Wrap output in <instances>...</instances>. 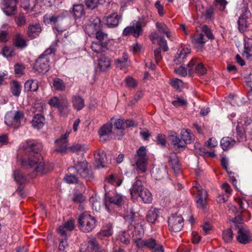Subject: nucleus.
I'll return each instance as SVG.
<instances>
[{"instance_id": "obj_1", "label": "nucleus", "mask_w": 252, "mask_h": 252, "mask_svg": "<svg viewBox=\"0 0 252 252\" xmlns=\"http://www.w3.org/2000/svg\"><path fill=\"white\" fill-rule=\"evenodd\" d=\"M21 162L23 166H29L33 168L37 173L43 174L47 171L42 156L37 152L31 153L28 158H22Z\"/></svg>"}, {"instance_id": "obj_2", "label": "nucleus", "mask_w": 252, "mask_h": 252, "mask_svg": "<svg viewBox=\"0 0 252 252\" xmlns=\"http://www.w3.org/2000/svg\"><path fill=\"white\" fill-rule=\"evenodd\" d=\"M54 51L53 48L50 47L36 60L34 67L37 72L44 73L49 70L50 57Z\"/></svg>"}, {"instance_id": "obj_3", "label": "nucleus", "mask_w": 252, "mask_h": 252, "mask_svg": "<svg viewBox=\"0 0 252 252\" xmlns=\"http://www.w3.org/2000/svg\"><path fill=\"white\" fill-rule=\"evenodd\" d=\"M133 241L138 248H146L152 252H164L163 246L153 238L144 240L140 238H134Z\"/></svg>"}, {"instance_id": "obj_4", "label": "nucleus", "mask_w": 252, "mask_h": 252, "mask_svg": "<svg viewBox=\"0 0 252 252\" xmlns=\"http://www.w3.org/2000/svg\"><path fill=\"white\" fill-rule=\"evenodd\" d=\"M68 15V12L67 11H63L60 15L55 16L54 15H45L43 17V20L45 24H49L53 23L56 25L55 30L58 32L57 35H60V32L64 31L67 28V26H63L60 27L61 25L64 24L65 18Z\"/></svg>"}, {"instance_id": "obj_5", "label": "nucleus", "mask_w": 252, "mask_h": 252, "mask_svg": "<svg viewBox=\"0 0 252 252\" xmlns=\"http://www.w3.org/2000/svg\"><path fill=\"white\" fill-rule=\"evenodd\" d=\"M146 149L144 146L140 147L137 151L134 160L137 170L144 173L147 170L148 158L146 155Z\"/></svg>"}, {"instance_id": "obj_6", "label": "nucleus", "mask_w": 252, "mask_h": 252, "mask_svg": "<svg viewBox=\"0 0 252 252\" xmlns=\"http://www.w3.org/2000/svg\"><path fill=\"white\" fill-rule=\"evenodd\" d=\"M96 220L87 212L80 215V230L84 232H91L95 226Z\"/></svg>"}, {"instance_id": "obj_7", "label": "nucleus", "mask_w": 252, "mask_h": 252, "mask_svg": "<svg viewBox=\"0 0 252 252\" xmlns=\"http://www.w3.org/2000/svg\"><path fill=\"white\" fill-rule=\"evenodd\" d=\"M24 114L22 111H10L5 116V123L8 126L18 127L21 123Z\"/></svg>"}, {"instance_id": "obj_8", "label": "nucleus", "mask_w": 252, "mask_h": 252, "mask_svg": "<svg viewBox=\"0 0 252 252\" xmlns=\"http://www.w3.org/2000/svg\"><path fill=\"white\" fill-rule=\"evenodd\" d=\"M142 32V23L140 21H133L129 26L124 29L123 33L125 36L132 35L134 37L138 38Z\"/></svg>"}, {"instance_id": "obj_9", "label": "nucleus", "mask_w": 252, "mask_h": 252, "mask_svg": "<svg viewBox=\"0 0 252 252\" xmlns=\"http://www.w3.org/2000/svg\"><path fill=\"white\" fill-rule=\"evenodd\" d=\"M95 162L94 165L96 168L106 167L108 164H111L110 159H108L106 154L103 150H98L94 154Z\"/></svg>"}, {"instance_id": "obj_10", "label": "nucleus", "mask_w": 252, "mask_h": 252, "mask_svg": "<svg viewBox=\"0 0 252 252\" xmlns=\"http://www.w3.org/2000/svg\"><path fill=\"white\" fill-rule=\"evenodd\" d=\"M169 230L172 232H178L183 227V219L180 215H172L168 219Z\"/></svg>"}, {"instance_id": "obj_11", "label": "nucleus", "mask_w": 252, "mask_h": 252, "mask_svg": "<svg viewBox=\"0 0 252 252\" xmlns=\"http://www.w3.org/2000/svg\"><path fill=\"white\" fill-rule=\"evenodd\" d=\"M188 69L191 75L195 72L198 75H203L207 72V70L201 63H198L196 59L191 60L188 64Z\"/></svg>"}, {"instance_id": "obj_12", "label": "nucleus", "mask_w": 252, "mask_h": 252, "mask_svg": "<svg viewBox=\"0 0 252 252\" xmlns=\"http://www.w3.org/2000/svg\"><path fill=\"white\" fill-rule=\"evenodd\" d=\"M237 230V239L238 241L242 244H247L251 242V239L250 235V231L245 225H236Z\"/></svg>"}, {"instance_id": "obj_13", "label": "nucleus", "mask_w": 252, "mask_h": 252, "mask_svg": "<svg viewBox=\"0 0 252 252\" xmlns=\"http://www.w3.org/2000/svg\"><path fill=\"white\" fill-rule=\"evenodd\" d=\"M86 249L89 251L94 252H107V251L101 248L96 238L94 237H90L87 242L81 245V247H86ZM82 249H83L82 248Z\"/></svg>"}, {"instance_id": "obj_14", "label": "nucleus", "mask_w": 252, "mask_h": 252, "mask_svg": "<svg viewBox=\"0 0 252 252\" xmlns=\"http://www.w3.org/2000/svg\"><path fill=\"white\" fill-rule=\"evenodd\" d=\"M80 177L87 181L94 178L92 171L88 166V162L85 159L80 162Z\"/></svg>"}, {"instance_id": "obj_15", "label": "nucleus", "mask_w": 252, "mask_h": 252, "mask_svg": "<svg viewBox=\"0 0 252 252\" xmlns=\"http://www.w3.org/2000/svg\"><path fill=\"white\" fill-rule=\"evenodd\" d=\"M18 0H2L1 7L7 15L14 14L16 10V3Z\"/></svg>"}, {"instance_id": "obj_16", "label": "nucleus", "mask_w": 252, "mask_h": 252, "mask_svg": "<svg viewBox=\"0 0 252 252\" xmlns=\"http://www.w3.org/2000/svg\"><path fill=\"white\" fill-rule=\"evenodd\" d=\"M240 125L243 126V128L245 132L247 131V127L252 126V120L249 118H245L243 120L238 122V125L237 126V139L240 141H243L246 140V136L243 132L239 130V127Z\"/></svg>"}, {"instance_id": "obj_17", "label": "nucleus", "mask_w": 252, "mask_h": 252, "mask_svg": "<svg viewBox=\"0 0 252 252\" xmlns=\"http://www.w3.org/2000/svg\"><path fill=\"white\" fill-rule=\"evenodd\" d=\"M71 130L67 131L64 134L62 135L60 138L55 141V143L58 146L56 151L59 153H64L67 149V138L68 137Z\"/></svg>"}, {"instance_id": "obj_18", "label": "nucleus", "mask_w": 252, "mask_h": 252, "mask_svg": "<svg viewBox=\"0 0 252 252\" xmlns=\"http://www.w3.org/2000/svg\"><path fill=\"white\" fill-rule=\"evenodd\" d=\"M49 103L51 106L58 108L60 111L66 108L68 105L66 98L63 96L53 97L50 99Z\"/></svg>"}, {"instance_id": "obj_19", "label": "nucleus", "mask_w": 252, "mask_h": 252, "mask_svg": "<svg viewBox=\"0 0 252 252\" xmlns=\"http://www.w3.org/2000/svg\"><path fill=\"white\" fill-rule=\"evenodd\" d=\"M208 193L205 189H199L196 193V202L197 208L204 209L207 204Z\"/></svg>"}, {"instance_id": "obj_20", "label": "nucleus", "mask_w": 252, "mask_h": 252, "mask_svg": "<svg viewBox=\"0 0 252 252\" xmlns=\"http://www.w3.org/2000/svg\"><path fill=\"white\" fill-rule=\"evenodd\" d=\"M113 125L111 124L104 125L99 130L100 140L102 142L108 140L112 132Z\"/></svg>"}, {"instance_id": "obj_21", "label": "nucleus", "mask_w": 252, "mask_h": 252, "mask_svg": "<svg viewBox=\"0 0 252 252\" xmlns=\"http://www.w3.org/2000/svg\"><path fill=\"white\" fill-rule=\"evenodd\" d=\"M101 29V24L100 19L96 18L92 23L88 25L85 29V32L89 35L95 34Z\"/></svg>"}, {"instance_id": "obj_22", "label": "nucleus", "mask_w": 252, "mask_h": 252, "mask_svg": "<svg viewBox=\"0 0 252 252\" xmlns=\"http://www.w3.org/2000/svg\"><path fill=\"white\" fill-rule=\"evenodd\" d=\"M113 234V227L111 223H108L104 226L102 229L97 233V237L100 240H103L106 238L111 236Z\"/></svg>"}, {"instance_id": "obj_23", "label": "nucleus", "mask_w": 252, "mask_h": 252, "mask_svg": "<svg viewBox=\"0 0 252 252\" xmlns=\"http://www.w3.org/2000/svg\"><path fill=\"white\" fill-rule=\"evenodd\" d=\"M144 189L142 182L140 180H136L132 185L130 189V193L131 197L136 198L139 195L140 193Z\"/></svg>"}, {"instance_id": "obj_24", "label": "nucleus", "mask_w": 252, "mask_h": 252, "mask_svg": "<svg viewBox=\"0 0 252 252\" xmlns=\"http://www.w3.org/2000/svg\"><path fill=\"white\" fill-rule=\"evenodd\" d=\"M106 200L109 203L113 204L118 206H122L125 201V197L120 193H114L112 196H106Z\"/></svg>"}, {"instance_id": "obj_25", "label": "nucleus", "mask_w": 252, "mask_h": 252, "mask_svg": "<svg viewBox=\"0 0 252 252\" xmlns=\"http://www.w3.org/2000/svg\"><path fill=\"white\" fill-rule=\"evenodd\" d=\"M189 53L190 51L188 48H181L179 49L174 60L175 63L179 64L184 62L187 55Z\"/></svg>"}, {"instance_id": "obj_26", "label": "nucleus", "mask_w": 252, "mask_h": 252, "mask_svg": "<svg viewBox=\"0 0 252 252\" xmlns=\"http://www.w3.org/2000/svg\"><path fill=\"white\" fill-rule=\"evenodd\" d=\"M169 137L173 148L175 150L186 147L181 137L180 138L176 133L170 135Z\"/></svg>"}, {"instance_id": "obj_27", "label": "nucleus", "mask_w": 252, "mask_h": 252, "mask_svg": "<svg viewBox=\"0 0 252 252\" xmlns=\"http://www.w3.org/2000/svg\"><path fill=\"white\" fill-rule=\"evenodd\" d=\"M120 19V17L117 13H113L106 17V24L109 28L116 27L119 25Z\"/></svg>"}, {"instance_id": "obj_28", "label": "nucleus", "mask_w": 252, "mask_h": 252, "mask_svg": "<svg viewBox=\"0 0 252 252\" xmlns=\"http://www.w3.org/2000/svg\"><path fill=\"white\" fill-rule=\"evenodd\" d=\"M74 228L73 221L71 220L66 222L64 224L59 226L58 232L61 235L65 237L67 231L72 230Z\"/></svg>"}, {"instance_id": "obj_29", "label": "nucleus", "mask_w": 252, "mask_h": 252, "mask_svg": "<svg viewBox=\"0 0 252 252\" xmlns=\"http://www.w3.org/2000/svg\"><path fill=\"white\" fill-rule=\"evenodd\" d=\"M180 136L186 146L193 142V135L189 129H183L181 131Z\"/></svg>"}, {"instance_id": "obj_30", "label": "nucleus", "mask_w": 252, "mask_h": 252, "mask_svg": "<svg viewBox=\"0 0 252 252\" xmlns=\"http://www.w3.org/2000/svg\"><path fill=\"white\" fill-rule=\"evenodd\" d=\"M207 41L205 35L201 32L195 34L192 39V42L196 48H202Z\"/></svg>"}, {"instance_id": "obj_31", "label": "nucleus", "mask_w": 252, "mask_h": 252, "mask_svg": "<svg viewBox=\"0 0 252 252\" xmlns=\"http://www.w3.org/2000/svg\"><path fill=\"white\" fill-rule=\"evenodd\" d=\"M105 181L108 183L118 187L122 184L123 179L117 174H112L106 177Z\"/></svg>"}, {"instance_id": "obj_32", "label": "nucleus", "mask_w": 252, "mask_h": 252, "mask_svg": "<svg viewBox=\"0 0 252 252\" xmlns=\"http://www.w3.org/2000/svg\"><path fill=\"white\" fill-rule=\"evenodd\" d=\"M110 59L104 55H101L98 59V66L100 70L104 71L110 66Z\"/></svg>"}, {"instance_id": "obj_33", "label": "nucleus", "mask_w": 252, "mask_h": 252, "mask_svg": "<svg viewBox=\"0 0 252 252\" xmlns=\"http://www.w3.org/2000/svg\"><path fill=\"white\" fill-rule=\"evenodd\" d=\"M45 118L41 114H36L34 115L32 122V126L36 129H40L44 125Z\"/></svg>"}, {"instance_id": "obj_34", "label": "nucleus", "mask_w": 252, "mask_h": 252, "mask_svg": "<svg viewBox=\"0 0 252 252\" xmlns=\"http://www.w3.org/2000/svg\"><path fill=\"white\" fill-rule=\"evenodd\" d=\"M235 143V140L232 138L229 137H225L221 139L220 146L221 148L224 151H227L228 149L232 148L234 146Z\"/></svg>"}, {"instance_id": "obj_35", "label": "nucleus", "mask_w": 252, "mask_h": 252, "mask_svg": "<svg viewBox=\"0 0 252 252\" xmlns=\"http://www.w3.org/2000/svg\"><path fill=\"white\" fill-rule=\"evenodd\" d=\"M41 31V28L39 25H31L28 28L27 34L31 38H34L39 35Z\"/></svg>"}, {"instance_id": "obj_36", "label": "nucleus", "mask_w": 252, "mask_h": 252, "mask_svg": "<svg viewBox=\"0 0 252 252\" xmlns=\"http://www.w3.org/2000/svg\"><path fill=\"white\" fill-rule=\"evenodd\" d=\"M245 14L241 16L238 21L239 30L241 32H244L246 28V18H248V15L249 14L250 11L247 10V7H245Z\"/></svg>"}, {"instance_id": "obj_37", "label": "nucleus", "mask_w": 252, "mask_h": 252, "mask_svg": "<svg viewBox=\"0 0 252 252\" xmlns=\"http://www.w3.org/2000/svg\"><path fill=\"white\" fill-rule=\"evenodd\" d=\"M159 211L156 208H151L146 215L147 220L150 223H154L156 222L158 217Z\"/></svg>"}, {"instance_id": "obj_38", "label": "nucleus", "mask_w": 252, "mask_h": 252, "mask_svg": "<svg viewBox=\"0 0 252 252\" xmlns=\"http://www.w3.org/2000/svg\"><path fill=\"white\" fill-rule=\"evenodd\" d=\"M91 48L92 50L96 53H99L105 51L107 49L106 43H101L100 42H93Z\"/></svg>"}, {"instance_id": "obj_39", "label": "nucleus", "mask_w": 252, "mask_h": 252, "mask_svg": "<svg viewBox=\"0 0 252 252\" xmlns=\"http://www.w3.org/2000/svg\"><path fill=\"white\" fill-rule=\"evenodd\" d=\"M41 147L42 145L41 144L36 143L33 140H28L25 142L24 145V148L25 149H30L33 151L39 150Z\"/></svg>"}, {"instance_id": "obj_40", "label": "nucleus", "mask_w": 252, "mask_h": 252, "mask_svg": "<svg viewBox=\"0 0 252 252\" xmlns=\"http://www.w3.org/2000/svg\"><path fill=\"white\" fill-rule=\"evenodd\" d=\"M38 88L37 81L35 80H28L25 84V89L27 91L35 92Z\"/></svg>"}, {"instance_id": "obj_41", "label": "nucleus", "mask_w": 252, "mask_h": 252, "mask_svg": "<svg viewBox=\"0 0 252 252\" xmlns=\"http://www.w3.org/2000/svg\"><path fill=\"white\" fill-rule=\"evenodd\" d=\"M138 196L140 197L143 201L145 203H150L152 202V194L150 191L146 188H144Z\"/></svg>"}, {"instance_id": "obj_42", "label": "nucleus", "mask_w": 252, "mask_h": 252, "mask_svg": "<svg viewBox=\"0 0 252 252\" xmlns=\"http://www.w3.org/2000/svg\"><path fill=\"white\" fill-rule=\"evenodd\" d=\"M10 90L12 94L19 96L21 91V86L18 82L13 81L10 83Z\"/></svg>"}, {"instance_id": "obj_43", "label": "nucleus", "mask_w": 252, "mask_h": 252, "mask_svg": "<svg viewBox=\"0 0 252 252\" xmlns=\"http://www.w3.org/2000/svg\"><path fill=\"white\" fill-rule=\"evenodd\" d=\"M152 175L156 180H161L167 176V172L164 168L156 169L152 172Z\"/></svg>"}, {"instance_id": "obj_44", "label": "nucleus", "mask_w": 252, "mask_h": 252, "mask_svg": "<svg viewBox=\"0 0 252 252\" xmlns=\"http://www.w3.org/2000/svg\"><path fill=\"white\" fill-rule=\"evenodd\" d=\"M127 55L124 54L122 59H118L115 61V64L117 67L122 69L126 67L128 65Z\"/></svg>"}, {"instance_id": "obj_45", "label": "nucleus", "mask_w": 252, "mask_h": 252, "mask_svg": "<svg viewBox=\"0 0 252 252\" xmlns=\"http://www.w3.org/2000/svg\"><path fill=\"white\" fill-rule=\"evenodd\" d=\"M244 41L245 52L250 56H252V38L245 36Z\"/></svg>"}, {"instance_id": "obj_46", "label": "nucleus", "mask_w": 252, "mask_h": 252, "mask_svg": "<svg viewBox=\"0 0 252 252\" xmlns=\"http://www.w3.org/2000/svg\"><path fill=\"white\" fill-rule=\"evenodd\" d=\"M170 161L174 171L175 173L178 172L180 170V164L176 155L175 154L172 155L170 157Z\"/></svg>"}, {"instance_id": "obj_47", "label": "nucleus", "mask_w": 252, "mask_h": 252, "mask_svg": "<svg viewBox=\"0 0 252 252\" xmlns=\"http://www.w3.org/2000/svg\"><path fill=\"white\" fill-rule=\"evenodd\" d=\"M136 217L135 213H133L131 210L129 211H127L125 217L126 220L132 225L134 228H135V226L133 223L135 222Z\"/></svg>"}, {"instance_id": "obj_48", "label": "nucleus", "mask_w": 252, "mask_h": 252, "mask_svg": "<svg viewBox=\"0 0 252 252\" xmlns=\"http://www.w3.org/2000/svg\"><path fill=\"white\" fill-rule=\"evenodd\" d=\"M53 86L58 91H63L65 88V84L63 81L60 78H55L53 80Z\"/></svg>"}, {"instance_id": "obj_49", "label": "nucleus", "mask_w": 252, "mask_h": 252, "mask_svg": "<svg viewBox=\"0 0 252 252\" xmlns=\"http://www.w3.org/2000/svg\"><path fill=\"white\" fill-rule=\"evenodd\" d=\"M222 238L226 243L232 241L233 238V233L231 228L227 229L223 231Z\"/></svg>"}, {"instance_id": "obj_50", "label": "nucleus", "mask_w": 252, "mask_h": 252, "mask_svg": "<svg viewBox=\"0 0 252 252\" xmlns=\"http://www.w3.org/2000/svg\"><path fill=\"white\" fill-rule=\"evenodd\" d=\"M22 6L25 9L32 10L35 5L36 0H21Z\"/></svg>"}, {"instance_id": "obj_51", "label": "nucleus", "mask_w": 252, "mask_h": 252, "mask_svg": "<svg viewBox=\"0 0 252 252\" xmlns=\"http://www.w3.org/2000/svg\"><path fill=\"white\" fill-rule=\"evenodd\" d=\"M117 239L125 244H127L129 243V235L125 231L120 232L117 237Z\"/></svg>"}, {"instance_id": "obj_52", "label": "nucleus", "mask_w": 252, "mask_h": 252, "mask_svg": "<svg viewBox=\"0 0 252 252\" xmlns=\"http://www.w3.org/2000/svg\"><path fill=\"white\" fill-rule=\"evenodd\" d=\"M14 44L19 48H24L27 46L26 40L19 34L16 35L14 39Z\"/></svg>"}, {"instance_id": "obj_53", "label": "nucleus", "mask_w": 252, "mask_h": 252, "mask_svg": "<svg viewBox=\"0 0 252 252\" xmlns=\"http://www.w3.org/2000/svg\"><path fill=\"white\" fill-rule=\"evenodd\" d=\"M96 196H92L90 198V202L92 204L93 209L96 211H99L101 208V203Z\"/></svg>"}, {"instance_id": "obj_54", "label": "nucleus", "mask_w": 252, "mask_h": 252, "mask_svg": "<svg viewBox=\"0 0 252 252\" xmlns=\"http://www.w3.org/2000/svg\"><path fill=\"white\" fill-rule=\"evenodd\" d=\"M13 176L15 181L20 184H23L26 181V179L23 174L18 170L14 172Z\"/></svg>"}, {"instance_id": "obj_55", "label": "nucleus", "mask_w": 252, "mask_h": 252, "mask_svg": "<svg viewBox=\"0 0 252 252\" xmlns=\"http://www.w3.org/2000/svg\"><path fill=\"white\" fill-rule=\"evenodd\" d=\"M201 29V33H203L205 35L207 39H212L214 38L211 30L207 26L203 25L202 26Z\"/></svg>"}, {"instance_id": "obj_56", "label": "nucleus", "mask_w": 252, "mask_h": 252, "mask_svg": "<svg viewBox=\"0 0 252 252\" xmlns=\"http://www.w3.org/2000/svg\"><path fill=\"white\" fill-rule=\"evenodd\" d=\"M172 104L176 107L184 106L187 104V101L182 97H178L172 102Z\"/></svg>"}, {"instance_id": "obj_57", "label": "nucleus", "mask_w": 252, "mask_h": 252, "mask_svg": "<svg viewBox=\"0 0 252 252\" xmlns=\"http://www.w3.org/2000/svg\"><path fill=\"white\" fill-rule=\"evenodd\" d=\"M2 55L5 57H12L14 55L13 48L11 46H5L2 50Z\"/></svg>"}, {"instance_id": "obj_58", "label": "nucleus", "mask_w": 252, "mask_h": 252, "mask_svg": "<svg viewBox=\"0 0 252 252\" xmlns=\"http://www.w3.org/2000/svg\"><path fill=\"white\" fill-rule=\"evenodd\" d=\"M227 3L225 0H215V6L220 10H224Z\"/></svg>"}, {"instance_id": "obj_59", "label": "nucleus", "mask_w": 252, "mask_h": 252, "mask_svg": "<svg viewBox=\"0 0 252 252\" xmlns=\"http://www.w3.org/2000/svg\"><path fill=\"white\" fill-rule=\"evenodd\" d=\"M64 180L68 184H76L78 182L76 176L72 174L66 175L64 178Z\"/></svg>"}, {"instance_id": "obj_60", "label": "nucleus", "mask_w": 252, "mask_h": 252, "mask_svg": "<svg viewBox=\"0 0 252 252\" xmlns=\"http://www.w3.org/2000/svg\"><path fill=\"white\" fill-rule=\"evenodd\" d=\"M99 2V0H86V5L88 8L94 9L96 7Z\"/></svg>"}, {"instance_id": "obj_61", "label": "nucleus", "mask_w": 252, "mask_h": 252, "mask_svg": "<svg viewBox=\"0 0 252 252\" xmlns=\"http://www.w3.org/2000/svg\"><path fill=\"white\" fill-rule=\"evenodd\" d=\"M171 85L175 89H180L183 86V83L181 80L176 78L171 80Z\"/></svg>"}, {"instance_id": "obj_62", "label": "nucleus", "mask_w": 252, "mask_h": 252, "mask_svg": "<svg viewBox=\"0 0 252 252\" xmlns=\"http://www.w3.org/2000/svg\"><path fill=\"white\" fill-rule=\"evenodd\" d=\"M157 143L158 145L164 147L166 145V136L162 134H158L157 137Z\"/></svg>"}, {"instance_id": "obj_63", "label": "nucleus", "mask_w": 252, "mask_h": 252, "mask_svg": "<svg viewBox=\"0 0 252 252\" xmlns=\"http://www.w3.org/2000/svg\"><path fill=\"white\" fill-rule=\"evenodd\" d=\"M9 38V35L6 31H1L0 32V43L7 42Z\"/></svg>"}, {"instance_id": "obj_64", "label": "nucleus", "mask_w": 252, "mask_h": 252, "mask_svg": "<svg viewBox=\"0 0 252 252\" xmlns=\"http://www.w3.org/2000/svg\"><path fill=\"white\" fill-rule=\"evenodd\" d=\"M159 48H161L163 51L166 52L168 51V47L167 44V41L163 38L160 37L159 40L158 42Z\"/></svg>"}]
</instances>
